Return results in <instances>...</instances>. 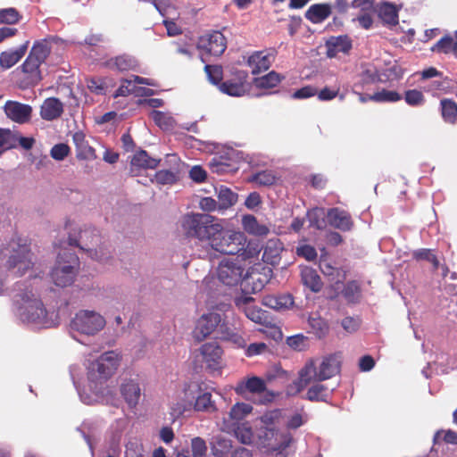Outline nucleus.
<instances>
[{"label": "nucleus", "instance_id": "obj_52", "mask_svg": "<svg viewBox=\"0 0 457 457\" xmlns=\"http://www.w3.org/2000/svg\"><path fill=\"white\" fill-rule=\"evenodd\" d=\"M404 100L411 106H420L425 103V96L418 89H409L404 93Z\"/></svg>", "mask_w": 457, "mask_h": 457}, {"label": "nucleus", "instance_id": "obj_22", "mask_svg": "<svg viewBox=\"0 0 457 457\" xmlns=\"http://www.w3.org/2000/svg\"><path fill=\"white\" fill-rule=\"evenodd\" d=\"M6 115L13 121L26 123L30 120L32 108L29 104L8 101L4 106Z\"/></svg>", "mask_w": 457, "mask_h": 457}, {"label": "nucleus", "instance_id": "obj_9", "mask_svg": "<svg viewBox=\"0 0 457 457\" xmlns=\"http://www.w3.org/2000/svg\"><path fill=\"white\" fill-rule=\"evenodd\" d=\"M105 319L94 311L81 310L71 320V328L80 334L94 336L105 327Z\"/></svg>", "mask_w": 457, "mask_h": 457}, {"label": "nucleus", "instance_id": "obj_28", "mask_svg": "<svg viewBox=\"0 0 457 457\" xmlns=\"http://www.w3.org/2000/svg\"><path fill=\"white\" fill-rule=\"evenodd\" d=\"M29 41L27 40L23 45L15 50L4 51L0 54V65L4 69H10L15 65L26 54Z\"/></svg>", "mask_w": 457, "mask_h": 457}, {"label": "nucleus", "instance_id": "obj_14", "mask_svg": "<svg viewBox=\"0 0 457 457\" xmlns=\"http://www.w3.org/2000/svg\"><path fill=\"white\" fill-rule=\"evenodd\" d=\"M193 382L186 384L181 393L170 404V415L178 419L187 411H194Z\"/></svg>", "mask_w": 457, "mask_h": 457}, {"label": "nucleus", "instance_id": "obj_1", "mask_svg": "<svg viewBox=\"0 0 457 457\" xmlns=\"http://www.w3.org/2000/svg\"><path fill=\"white\" fill-rule=\"evenodd\" d=\"M246 243L243 232L225 228L219 221L206 248L204 257L212 259L215 253L220 254L235 255L245 249Z\"/></svg>", "mask_w": 457, "mask_h": 457}, {"label": "nucleus", "instance_id": "obj_37", "mask_svg": "<svg viewBox=\"0 0 457 457\" xmlns=\"http://www.w3.org/2000/svg\"><path fill=\"white\" fill-rule=\"evenodd\" d=\"M218 337L224 341H228L237 348H245L246 342L238 333L231 329L227 323H223L219 330Z\"/></svg>", "mask_w": 457, "mask_h": 457}, {"label": "nucleus", "instance_id": "obj_42", "mask_svg": "<svg viewBox=\"0 0 457 457\" xmlns=\"http://www.w3.org/2000/svg\"><path fill=\"white\" fill-rule=\"evenodd\" d=\"M378 16L386 24L396 25L398 23V11L392 4H382L378 8Z\"/></svg>", "mask_w": 457, "mask_h": 457}, {"label": "nucleus", "instance_id": "obj_8", "mask_svg": "<svg viewBox=\"0 0 457 457\" xmlns=\"http://www.w3.org/2000/svg\"><path fill=\"white\" fill-rule=\"evenodd\" d=\"M19 239L12 240L9 244L11 254L7 260V267L9 270H14L18 277L23 276L29 270L33 267L32 253L29 245Z\"/></svg>", "mask_w": 457, "mask_h": 457}, {"label": "nucleus", "instance_id": "obj_15", "mask_svg": "<svg viewBox=\"0 0 457 457\" xmlns=\"http://www.w3.org/2000/svg\"><path fill=\"white\" fill-rule=\"evenodd\" d=\"M199 352L207 369L218 370L222 368L223 349L217 342L202 345Z\"/></svg>", "mask_w": 457, "mask_h": 457}, {"label": "nucleus", "instance_id": "obj_12", "mask_svg": "<svg viewBox=\"0 0 457 457\" xmlns=\"http://www.w3.org/2000/svg\"><path fill=\"white\" fill-rule=\"evenodd\" d=\"M244 270L239 262L224 259L219 264L218 278L224 285L237 286L247 276V273L244 275Z\"/></svg>", "mask_w": 457, "mask_h": 457}, {"label": "nucleus", "instance_id": "obj_10", "mask_svg": "<svg viewBox=\"0 0 457 457\" xmlns=\"http://www.w3.org/2000/svg\"><path fill=\"white\" fill-rule=\"evenodd\" d=\"M259 444L262 447L268 448L271 452H282L289 447L293 441V436L289 432L279 433L274 428L262 427L258 434Z\"/></svg>", "mask_w": 457, "mask_h": 457}, {"label": "nucleus", "instance_id": "obj_46", "mask_svg": "<svg viewBox=\"0 0 457 457\" xmlns=\"http://www.w3.org/2000/svg\"><path fill=\"white\" fill-rule=\"evenodd\" d=\"M243 225L245 229L252 234L263 235L268 232V228L265 226L259 225L256 218L253 215L244 216Z\"/></svg>", "mask_w": 457, "mask_h": 457}, {"label": "nucleus", "instance_id": "obj_23", "mask_svg": "<svg viewBox=\"0 0 457 457\" xmlns=\"http://www.w3.org/2000/svg\"><path fill=\"white\" fill-rule=\"evenodd\" d=\"M327 217L332 227L342 231L350 230L353 225L350 213L337 207L329 209Z\"/></svg>", "mask_w": 457, "mask_h": 457}, {"label": "nucleus", "instance_id": "obj_59", "mask_svg": "<svg viewBox=\"0 0 457 457\" xmlns=\"http://www.w3.org/2000/svg\"><path fill=\"white\" fill-rule=\"evenodd\" d=\"M199 207L205 212H212L219 210L218 201L211 196L202 197L199 201Z\"/></svg>", "mask_w": 457, "mask_h": 457}, {"label": "nucleus", "instance_id": "obj_50", "mask_svg": "<svg viewBox=\"0 0 457 457\" xmlns=\"http://www.w3.org/2000/svg\"><path fill=\"white\" fill-rule=\"evenodd\" d=\"M253 411V406L249 403H236L229 411L231 419L240 420L246 415L250 414Z\"/></svg>", "mask_w": 457, "mask_h": 457}, {"label": "nucleus", "instance_id": "obj_49", "mask_svg": "<svg viewBox=\"0 0 457 457\" xmlns=\"http://www.w3.org/2000/svg\"><path fill=\"white\" fill-rule=\"evenodd\" d=\"M369 99L375 102H397L402 99V96L396 91H391L383 89L379 92L373 94L372 96H369Z\"/></svg>", "mask_w": 457, "mask_h": 457}, {"label": "nucleus", "instance_id": "obj_60", "mask_svg": "<svg viewBox=\"0 0 457 457\" xmlns=\"http://www.w3.org/2000/svg\"><path fill=\"white\" fill-rule=\"evenodd\" d=\"M268 349L265 343H253L250 344L245 349V355L247 357H253L263 353Z\"/></svg>", "mask_w": 457, "mask_h": 457}, {"label": "nucleus", "instance_id": "obj_57", "mask_svg": "<svg viewBox=\"0 0 457 457\" xmlns=\"http://www.w3.org/2000/svg\"><path fill=\"white\" fill-rule=\"evenodd\" d=\"M71 152L70 146L66 144L60 143L54 145L51 151V157L56 161H62L65 157L69 155Z\"/></svg>", "mask_w": 457, "mask_h": 457}, {"label": "nucleus", "instance_id": "obj_26", "mask_svg": "<svg viewBox=\"0 0 457 457\" xmlns=\"http://www.w3.org/2000/svg\"><path fill=\"white\" fill-rule=\"evenodd\" d=\"M63 104L56 97L46 98L40 107V116L45 120H54L62 116Z\"/></svg>", "mask_w": 457, "mask_h": 457}, {"label": "nucleus", "instance_id": "obj_39", "mask_svg": "<svg viewBox=\"0 0 457 457\" xmlns=\"http://www.w3.org/2000/svg\"><path fill=\"white\" fill-rule=\"evenodd\" d=\"M283 79V76L272 71L264 76L255 78L253 83L258 88L271 89L277 87Z\"/></svg>", "mask_w": 457, "mask_h": 457}, {"label": "nucleus", "instance_id": "obj_4", "mask_svg": "<svg viewBox=\"0 0 457 457\" xmlns=\"http://www.w3.org/2000/svg\"><path fill=\"white\" fill-rule=\"evenodd\" d=\"M54 40L51 37L34 42L28 57L21 66L29 84L37 85L42 79L40 66L50 54Z\"/></svg>", "mask_w": 457, "mask_h": 457}, {"label": "nucleus", "instance_id": "obj_32", "mask_svg": "<svg viewBox=\"0 0 457 457\" xmlns=\"http://www.w3.org/2000/svg\"><path fill=\"white\" fill-rule=\"evenodd\" d=\"M439 111L442 120L450 125L457 123V103L452 98H443L440 100Z\"/></svg>", "mask_w": 457, "mask_h": 457}, {"label": "nucleus", "instance_id": "obj_62", "mask_svg": "<svg viewBox=\"0 0 457 457\" xmlns=\"http://www.w3.org/2000/svg\"><path fill=\"white\" fill-rule=\"evenodd\" d=\"M444 434L443 440L447 444L457 445V432L448 429L446 431H437L434 436V443L436 444L439 441V436Z\"/></svg>", "mask_w": 457, "mask_h": 457}, {"label": "nucleus", "instance_id": "obj_25", "mask_svg": "<svg viewBox=\"0 0 457 457\" xmlns=\"http://www.w3.org/2000/svg\"><path fill=\"white\" fill-rule=\"evenodd\" d=\"M327 56L336 57L339 53L347 54L352 48V40L347 35L330 37L326 42Z\"/></svg>", "mask_w": 457, "mask_h": 457}, {"label": "nucleus", "instance_id": "obj_2", "mask_svg": "<svg viewBox=\"0 0 457 457\" xmlns=\"http://www.w3.org/2000/svg\"><path fill=\"white\" fill-rule=\"evenodd\" d=\"M18 293L13 296V303L21 319L27 322L45 325L46 323V310L39 297L32 288L17 284Z\"/></svg>", "mask_w": 457, "mask_h": 457}, {"label": "nucleus", "instance_id": "obj_45", "mask_svg": "<svg viewBox=\"0 0 457 457\" xmlns=\"http://www.w3.org/2000/svg\"><path fill=\"white\" fill-rule=\"evenodd\" d=\"M271 274V269H267L266 272L264 273L252 272L249 275V278L252 279L253 291H261L264 287V286L270 281Z\"/></svg>", "mask_w": 457, "mask_h": 457}, {"label": "nucleus", "instance_id": "obj_33", "mask_svg": "<svg viewBox=\"0 0 457 457\" xmlns=\"http://www.w3.org/2000/svg\"><path fill=\"white\" fill-rule=\"evenodd\" d=\"M331 14V7L328 4H315L309 7L305 18L312 23H320Z\"/></svg>", "mask_w": 457, "mask_h": 457}, {"label": "nucleus", "instance_id": "obj_48", "mask_svg": "<svg viewBox=\"0 0 457 457\" xmlns=\"http://www.w3.org/2000/svg\"><path fill=\"white\" fill-rule=\"evenodd\" d=\"M17 137L9 129L0 128V155L6 150L15 147Z\"/></svg>", "mask_w": 457, "mask_h": 457}, {"label": "nucleus", "instance_id": "obj_27", "mask_svg": "<svg viewBox=\"0 0 457 457\" xmlns=\"http://www.w3.org/2000/svg\"><path fill=\"white\" fill-rule=\"evenodd\" d=\"M161 160L150 157L145 150L137 151L132 157L130 164H131V171L139 170L141 169H155Z\"/></svg>", "mask_w": 457, "mask_h": 457}, {"label": "nucleus", "instance_id": "obj_35", "mask_svg": "<svg viewBox=\"0 0 457 457\" xmlns=\"http://www.w3.org/2000/svg\"><path fill=\"white\" fill-rule=\"evenodd\" d=\"M262 303L264 305L277 310H287L294 304V299L290 295H266L263 297Z\"/></svg>", "mask_w": 457, "mask_h": 457}, {"label": "nucleus", "instance_id": "obj_47", "mask_svg": "<svg viewBox=\"0 0 457 457\" xmlns=\"http://www.w3.org/2000/svg\"><path fill=\"white\" fill-rule=\"evenodd\" d=\"M235 436L244 445H251L253 439V432L247 423H242L235 429Z\"/></svg>", "mask_w": 457, "mask_h": 457}, {"label": "nucleus", "instance_id": "obj_51", "mask_svg": "<svg viewBox=\"0 0 457 457\" xmlns=\"http://www.w3.org/2000/svg\"><path fill=\"white\" fill-rule=\"evenodd\" d=\"M204 71L208 76L209 80L218 87L222 83L223 71L222 67L220 65H210L206 64L204 66Z\"/></svg>", "mask_w": 457, "mask_h": 457}, {"label": "nucleus", "instance_id": "obj_34", "mask_svg": "<svg viewBox=\"0 0 457 457\" xmlns=\"http://www.w3.org/2000/svg\"><path fill=\"white\" fill-rule=\"evenodd\" d=\"M266 390L265 381L259 377H252L245 381H241L236 387L237 394H244L245 391L252 394H262Z\"/></svg>", "mask_w": 457, "mask_h": 457}, {"label": "nucleus", "instance_id": "obj_30", "mask_svg": "<svg viewBox=\"0 0 457 457\" xmlns=\"http://www.w3.org/2000/svg\"><path fill=\"white\" fill-rule=\"evenodd\" d=\"M301 280L302 283L311 291L318 293L322 289L323 283L317 271L308 266L301 269Z\"/></svg>", "mask_w": 457, "mask_h": 457}, {"label": "nucleus", "instance_id": "obj_29", "mask_svg": "<svg viewBox=\"0 0 457 457\" xmlns=\"http://www.w3.org/2000/svg\"><path fill=\"white\" fill-rule=\"evenodd\" d=\"M210 445L213 457H228L232 453V441L222 435L214 436Z\"/></svg>", "mask_w": 457, "mask_h": 457}, {"label": "nucleus", "instance_id": "obj_43", "mask_svg": "<svg viewBox=\"0 0 457 457\" xmlns=\"http://www.w3.org/2000/svg\"><path fill=\"white\" fill-rule=\"evenodd\" d=\"M311 331L320 339L324 338L329 331L327 320L320 316L310 317L308 320Z\"/></svg>", "mask_w": 457, "mask_h": 457}, {"label": "nucleus", "instance_id": "obj_21", "mask_svg": "<svg viewBox=\"0 0 457 457\" xmlns=\"http://www.w3.org/2000/svg\"><path fill=\"white\" fill-rule=\"evenodd\" d=\"M103 65L109 70L120 72L137 71L138 68L137 59L128 54H122L115 57H112L106 60Z\"/></svg>", "mask_w": 457, "mask_h": 457}, {"label": "nucleus", "instance_id": "obj_18", "mask_svg": "<svg viewBox=\"0 0 457 457\" xmlns=\"http://www.w3.org/2000/svg\"><path fill=\"white\" fill-rule=\"evenodd\" d=\"M247 79V72L244 71H237L233 73V77L226 79L220 84L219 89L231 96H241L245 95V82Z\"/></svg>", "mask_w": 457, "mask_h": 457}, {"label": "nucleus", "instance_id": "obj_17", "mask_svg": "<svg viewBox=\"0 0 457 457\" xmlns=\"http://www.w3.org/2000/svg\"><path fill=\"white\" fill-rule=\"evenodd\" d=\"M120 393L130 409L136 408L142 395L139 379L137 378L123 379L120 385Z\"/></svg>", "mask_w": 457, "mask_h": 457}, {"label": "nucleus", "instance_id": "obj_40", "mask_svg": "<svg viewBox=\"0 0 457 457\" xmlns=\"http://www.w3.org/2000/svg\"><path fill=\"white\" fill-rule=\"evenodd\" d=\"M330 396L328 388L320 383H316L309 387L306 393V399L311 402H328Z\"/></svg>", "mask_w": 457, "mask_h": 457}, {"label": "nucleus", "instance_id": "obj_63", "mask_svg": "<svg viewBox=\"0 0 457 457\" xmlns=\"http://www.w3.org/2000/svg\"><path fill=\"white\" fill-rule=\"evenodd\" d=\"M87 87L96 94H104L105 88V81L100 78H93L87 81Z\"/></svg>", "mask_w": 457, "mask_h": 457}, {"label": "nucleus", "instance_id": "obj_5", "mask_svg": "<svg viewBox=\"0 0 457 457\" xmlns=\"http://www.w3.org/2000/svg\"><path fill=\"white\" fill-rule=\"evenodd\" d=\"M340 371V361L336 354H330L322 359L319 367L312 361L307 362L301 370L299 383L301 386H306L312 382L327 380Z\"/></svg>", "mask_w": 457, "mask_h": 457}, {"label": "nucleus", "instance_id": "obj_11", "mask_svg": "<svg viewBox=\"0 0 457 457\" xmlns=\"http://www.w3.org/2000/svg\"><path fill=\"white\" fill-rule=\"evenodd\" d=\"M223 323L226 322L223 320L220 313L209 312L207 314H203L196 321L193 331V337L198 342L204 341L216 329L219 334L220 326Z\"/></svg>", "mask_w": 457, "mask_h": 457}, {"label": "nucleus", "instance_id": "obj_56", "mask_svg": "<svg viewBox=\"0 0 457 457\" xmlns=\"http://www.w3.org/2000/svg\"><path fill=\"white\" fill-rule=\"evenodd\" d=\"M191 448L193 457H204L207 452L206 443L200 436H195L191 440Z\"/></svg>", "mask_w": 457, "mask_h": 457}, {"label": "nucleus", "instance_id": "obj_55", "mask_svg": "<svg viewBox=\"0 0 457 457\" xmlns=\"http://www.w3.org/2000/svg\"><path fill=\"white\" fill-rule=\"evenodd\" d=\"M454 42L450 36L443 37L431 48L432 51L437 53L448 54L453 52Z\"/></svg>", "mask_w": 457, "mask_h": 457}, {"label": "nucleus", "instance_id": "obj_6", "mask_svg": "<svg viewBox=\"0 0 457 457\" xmlns=\"http://www.w3.org/2000/svg\"><path fill=\"white\" fill-rule=\"evenodd\" d=\"M79 268V257L68 250L58 253L55 265L51 270L50 276L53 282L61 287L71 285Z\"/></svg>", "mask_w": 457, "mask_h": 457}, {"label": "nucleus", "instance_id": "obj_36", "mask_svg": "<svg viewBox=\"0 0 457 457\" xmlns=\"http://www.w3.org/2000/svg\"><path fill=\"white\" fill-rule=\"evenodd\" d=\"M364 76H369V79L371 82H385L386 80H395L403 77V69L400 65L395 63L394 65L386 69L383 74H378L377 72L374 74H370V71H366Z\"/></svg>", "mask_w": 457, "mask_h": 457}, {"label": "nucleus", "instance_id": "obj_58", "mask_svg": "<svg viewBox=\"0 0 457 457\" xmlns=\"http://www.w3.org/2000/svg\"><path fill=\"white\" fill-rule=\"evenodd\" d=\"M341 325L347 333L356 332L361 326V320L354 317H345L342 320Z\"/></svg>", "mask_w": 457, "mask_h": 457}, {"label": "nucleus", "instance_id": "obj_38", "mask_svg": "<svg viewBox=\"0 0 457 457\" xmlns=\"http://www.w3.org/2000/svg\"><path fill=\"white\" fill-rule=\"evenodd\" d=\"M219 210H227L236 204L238 195L228 187L221 186L218 191Z\"/></svg>", "mask_w": 457, "mask_h": 457}, {"label": "nucleus", "instance_id": "obj_16", "mask_svg": "<svg viewBox=\"0 0 457 457\" xmlns=\"http://www.w3.org/2000/svg\"><path fill=\"white\" fill-rule=\"evenodd\" d=\"M199 47L212 55L220 56L227 48V40L221 32L213 31L200 37Z\"/></svg>", "mask_w": 457, "mask_h": 457}, {"label": "nucleus", "instance_id": "obj_64", "mask_svg": "<svg viewBox=\"0 0 457 457\" xmlns=\"http://www.w3.org/2000/svg\"><path fill=\"white\" fill-rule=\"evenodd\" d=\"M155 180L162 185L172 184L175 181V175L172 171L162 170L156 172Z\"/></svg>", "mask_w": 457, "mask_h": 457}, {"label": "nucleus", "instance_id": "obj_7", "mask_svg": "<svg viewBox=\"0 0 457 457\" xmlns=\"http://www.w3.org/2000/svg\"><path fill=\"white\" fill-rule=\"evenodd\" d=\"M120 364L118 353L109 351L103 353L96 361L90 364L88 379L96 384H102L109 379L117 370Z\"/></svg>", "mask_w": 457, "mask_h": 457}, {"label": "nucleus", "instance_id": "obj_41", "mask_svg": "<svg viewBox=\"0 0 457 457\" xmlns=\"http://www.w3.org/2000/svg\"><path fill=\"white\" fill-rule=\"evenodd\" d=\"M278 177L273 170H266L253 174L247 180L261 187H270L276 183Z\"/></svg>", "mask_w": 457, "mask_h": 457}, {"label": "nucleus", "instance_id": "obj_3", "mask_svg": "<svg viewBox=\"0 0 457 457\" xmlns=\"http://www.w3.org/2000/svg\"><path fill=\"white\" fill-rule=\"evenodd\" d=\"M218 223L219 219L215 216L208 213L189 212L182 217L181 229L187 238L208 244Z\"/></svg>", "mask_w": 457, "mask_h": 457}, {"label": "nucleus", "instance_id": "obj_53", "mask_svg": "<svg viewBox=\"0 0 457 457\" xmlns=\"http://www.w3.org/2000/svg\"><path fill=\"white\" fill-rule=\"evenodd\" d=\"M19 12L12 7L0 9V23L15 24L21 20Z\"/></svg>", "mask_w": 457, "mask_h": 457}, {"label": "nucleus", "instance_id": "obj_19", "mask_svg": "<svg viewBox=\"0 0 457 457\" xmlns=\"http://www.w3.org/2000/svg\"><path fill=\"white\" fill-rule=\"evenodd\" d=\"M194 411L213 413L217 411L216 403L212 400L211 392L204 390L199 383L193 382Z\"/></svg>", "mask_w": 457, "mask_h": 457}, {"label": "nucleus", "instance_id": "obj_31", "mask_svg": "<svg viewBox=\"0 0 457 457\" xmlns=\"http://www.w3.org/2000/svg\"><path fill=\"white\" fill-rule=\"evenodd\" d=\"M282 249V243L278 239L269 240L263 249L262 261L273 266L278 264Z\"/></svg>", "mask_w": 457, "mask_h": 457}, {"label": "nucleus", "instance_id": "obj_54", "mask_svg": "<svg viewBox=\"0 0 457 457\" xmlns=\"http://www.w3.org/2000/svg\"><path fill=\"white\" fill-rule=\"evenodd\" d=\"M152 119L162 129H168L173 125V119L161 111H153Z\"/></svg>", "mask_w": 457, "mask_h": 457}, {"label": "nucleus", "instance_id": "obj_44", "mask_svg": "<svg viewBox=\"0 0 457 457\" xmlns=\"http://www.w3.org/2000/svg\"><path fill=\"white\" fill-rule=\"evenodd\" d=\"M342 295L348 303H356L361 295V287L357 281H348L343 290Z\"/></svg>", "mask_w": 457, "mask_h": 457}, {"label": "nucleus", "instance_id": "obj_61", "mask_svg": "<svg viewBox=\"0 0 457 457\" xmlns=\"http://www.w3.org/2000/svg\"><path fill=\"white\" fill-rule=\"evenodd\" d=\"M296 253L299 256L305 258L307 261H314L317 258L315 248L309 245L297 247Z\"/></svg>", "mask_w": 457, "mask_h": 457}, {"label": "nucleus", "instance_id": "obj_24", "mask_svg": "<svg viewBox=\"0 0 457 457\" xmlns=\"http://www.w3.org/2000/svg\"><path fill=\"white\" fill-rule=\"evenodd\" d=\"M72 141L75 145L76 157L79 160L96 159V150L89 145L86 135L82 131L75 132L72 136Z\"/></svg>", "mask_w": 457, "mask_h": 457}, {"label": "nucleus", "instance_id": "obj_13", "mask_svg": "<svg viewBox=\"0 0 457 457\" xmlns=\"http://www.w3.org/2000/svg\"><path fill=\"white\" fill-rule=\"evenodd\" d=\"M100 242V236L98 231L95 228H87L79 232V239L69 237V245L79 247L81 250L86 251L89 255L96 260H102L97 255V250L92 247Z\"/></svg>", "mask_w": 457, "mask_h": 457}, {"label": "nucleus", "instance_id": "obj_20", "mask_svg": "<svg viewBox=\"0 0 457 457\" xmlns=\"http://www.w3.org/2000/svg\"><path fill=\"white\" fill-rule=\"evenodd\" d=\"M277 52L275 49L254 52L247 60L253 74H259L270 69L275 61Z\"/></svg>", "mask_w": 457, "mask_h": 457}]
</instances>
